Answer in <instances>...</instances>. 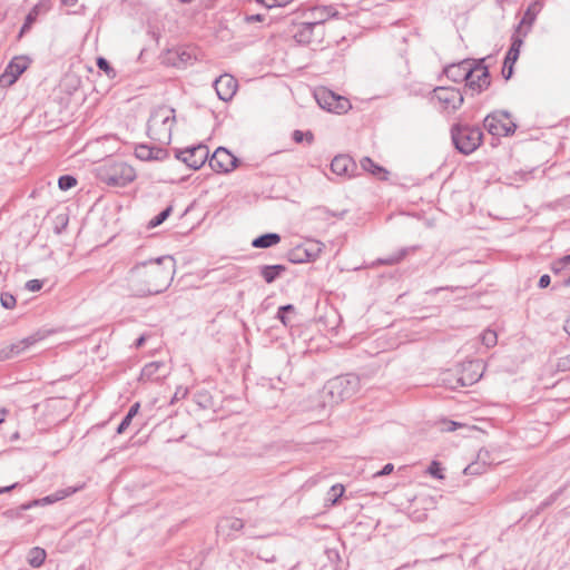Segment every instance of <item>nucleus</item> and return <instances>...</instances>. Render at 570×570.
<instances>
[{"label":"nucleus","mask_w":570,"mask_h":570,"mask_svg":"<svg viewBox=\"0 0 570 570\" xmlns=\"http://www.w3.org/2000/svg\"><path fill=\"white\" fill-rule=\"evenodd\" d=\"M175 266V259L168 255L137 264L128 273L129 293L145 297L165 292L174 278Z\"/></svg>","instance_id":"1"},{"label":"nucleus","mask_w":570,"mask_h":570,"mask_svg":"<svg viewBox=\"0 0 570 570\" xmlns=\"http://www.w3.org/2000/svg\"><path fill=\"white\" fill-rule=\"evenodd\" d=\"M175 120V109L167 106L155 108L147 122L148 135L159 142H169Z\"/></svg>","instance_id":"2"},{"label":"nucleus","mask_w":570,"mask_h":570,"mask_svg":"<svg viewBox=\"0 0 570 570\" xmlns=\"http://www.w3.org/2000/svg\"><path fill=\"white\" fill-rule=\"evenodd\" d=\"M98 176L109 186L124 187L135 179L136 173L128 164L112 160L99 168Z\"/></svg>","instance_id":"3"},{"label":"nucleus","mask_w":570,"mask_h":570,"mask_svg":"<svg viewBox=\"0 0 570 570\" xmlns=\"http://www.w3.org/2000/svg\"><path fill=\"white\" fill-rule=\"evenodd\" d=\"M483 134L479 127L454 125L451 138L454 147L463 155L473 153L482 142Z\"/></svg>","instance_id":"4"},{"label":"nucleus","mask_w":570,"mask_h":570,"mask_svg":"<svg viewBox=\"0 0 570 570\" xmlns=\"http://www.w3.org/2000/svg\"><path fill=\"white\" fill-rule=\"evenodd\" d=\"M332 404L352 397L357 390V379L353 375L338 376L328 381L324 387Z\"/></svg>","instance_id":"5"},{"label":"nucleus","mask_w":570,"mask_h":570,"mask_svg":"<svg viewBox=\"0 0 570 570\" xmlns=\"http://www.w3.org/2000/svg\"><path fill=\"white\" fill-rule=\"evenodd\" d=\"M484 128L492 136H510L514 134L517 125L511 120L508 111L498 110L484 118Z\"/></svg>","instance_id":"6"},{"label":"nucleus","mask_w":570,"mask_h":570,"mask_svg":"<svg viewBox=\"0 0 570 570\" xmlns=\"http://www.w3.org/2000/svg\"><path fill=\"white\" fill-rule=\"evenodd\" d=\"M323 244L318 240H309L297 245L288 253V261L294 264H303L315 261L322 252Z\"/></svg>","instance_id":"7"},{"label":"nucleus","mask_w":570,"mask_h":570,"mask_svg":"<svg viewBox=\"0 0 570 570\" xmlns=\"http://www.w3.org/2000/svg\"><path fill=\"white\" fill-rule=\"evenodd\" d=\"M47 336L46 332L38 331L28 337H24L16 343H12L0 350V362L13 358L22 352L42 341Z\"/></svg>","instance_id":"8"},{"label":"nucleus","mask_w":570,"mask_h":570,"mask_svg":"<svg viewBox=\"0 0 570 570\" xmlns=\"http://www.w3.org/2000/svg\"><path fill=\"white\" fill-rule=\"evenodd\" d=\"M433 98L448 111L458 110L464 101L461 91L453 87H436L433 90Z\"/></svg>","instance_id":"9"},{"label":"nucleus","mask_w":570,"mask_h":570,"mask_svg":"<svg viewBox=\"0 0 570 570\" xmlns=\"http://www.w3.org/2000/svg\"><path fill=\"white\" fill-rule=\"evenodd\" d=\"M484 363L481 360H471L461 364L456 382L460 386H471L479 382L484 372Z\"/></svg>","instance_id":"10"},{"label":"nucleus","mask_w":570,"mask_h":570,"mask_svg":"<svg viewBox=\"0 0 570 570\" xmlns=\"http://www.w3.org/2000/svg\"><path fill=\"white\" fill-rule=\"evenodd\" d=\"M208 148L205 145L193 146L178 150L176 158L181 160L191 169H199L208 159Z\"/></svg>","instance_id":"11"},{"label":"nucleus","mask_w":570,"mask_h":570,"mask_svg":"<svg viewBox=\"0 0 570 570\" xmlns=\"http://www.w3.org/2000/svg\"><path fill=\"white\" fill-rule=\"evenodd\" d=\"M238 163V158L224 147H218L209 158V166L216 173H229Z\"/></svg>","instance_id":"12"},{"label":"nucleus","mask_w":570,"mask_h":570,"mask_svg":"<svg viewBox=\"0 0 570 570\" xmlns=\"http://www.w3.org/2000/svg\"><path fill=\"white\" fill-rule=\"evenodd\" d=\"M485 58L473 60L472 69L473 75L468 79L466 86L470 90L481 92L490 86V72L488 67L484 65Z\"/></svg>","instance_id":"13"},{"label":"nucleus","mask_w":570,"mask_h":570,"mask_svg":"<svg viewBox=\"0 0 570 570\" xmlns=\"http://www.w3.org/2000/svg\"><path fill=\"white\" fill-rule=\"evenodd\" d=\"M28 68V59L26 57H14L0 75V86L8 87L14 83L19 76Z\"/></svg>","instance_id":"14"},{"label":"nucleus","mask_w":570,"mask_h":570,"mask_svg":"<svg viewBox=\"0 0 570 570\" xmlns=\"http://www.w3.org/2000/svg\"><path fill=\"white\" fill-rule=\"evenodd\" d=\"M170 373V367L163 361H154L150 363H147L139 376V381L147 382V381H160L163 379H166Z\"/></svg>","instance_id":"15"},{"label":"nucleus","mask_w":570,"mask_h":570,"mask_svg":"<svg viewBox=\"0 0 570 570\" xmlns=\"http://www.w3.org/2000/svg\"><path fill=\"white\" fill-rule=\"evenodd\" d=\"M445 76L453 82L465 81L473 75L472 59L462 60L459 63H452L444 69Z\"/></svg>","instance_id":"16"},{"label":"nucleus","mask_w":570,"mask_h":570,"mask_svg":"<svg viewBox=\"0 0 570 570\" xmlns=\"http://www.w3.org/2000/svg\"><path fill=\"white\" fill-rule=\"evenodd\" d=\"M214 88L218 98L229 101L237 90V80L230 75H222L214 81Z\"/></svg>","instance_id":"17"},{"label":"nucleus","mask_w":570,"mask_h":570,"mask_svg":"<svg viewBox=\"0 0 570 570\" xmlns=\"http://www.w3.org/2000/svg\"><path fill=\"white\" fill-rule=\"evenodd\" d=\"M331 169L338 176L351 177L356 169V164L348 155H337L331 163Z\"/></svg>","instance_id":"18"},{"label":"nucleus","mask_w":570,"mask_h":570,"mask_svg":"<svg viewBox=\"0 0 570 570\" xmlns=\"http://www.w3.org/2000/svg\"><path fill=\"white\" fill-rule=\"evenodd\" d=\"M312 20L309 23H315L316 28L322 27L328 19L337 18L340 12L334 6H320L311 10Z\"/></svg>","instance_id":"19"},{"label":"nucleus","mask_w":570,"mask_h":570,"mask_svg":"<svg viewBox=\"0 0 570 570\" xmlns=\"http://www.w3.org/2000/svg\"><path fill=\"white\" fill-rule=\"evenodd\" d=\"M244 528V521L235 517L222 518L217 523V532L222 535L232 538L235 532Z\"/></svg>","instance_id":"20"},{"label":"nucleus","mask_w":570,"mask_h":570,"mask_svg":"<svg viewBox=\"0 0 570 570\" xmlns=\"http://www.w3.org/2000/svg\"><path fill=\"white\" fill-rule=\"evenodd\" d=\"M539 11L540 6L538 3L530 4L518 24L517 33H522V37H525L529 30L531 29L533 22L535 21Z\"/></svg>","instance_id":"21"},{"label":"nucleus","mask_w":570,"mask_h":570,"mask_svg":"<svg viewBox=\"0 0 570 570\" xmlns=\"http://www.w3.org/2000/svg\"><path fill=\"white\" fill-rule=\"evenodd\" d=\"M315 29V23H309L308 21L301 22L294 33V39L298 43L308 45L313 41Z\"/></svg>","instance_id":"22"},{"label":"nucleus","mask_w":570,"mask_h":570,"mask_svg":"<svg viewBox=\"0 0 570 570\" xmlns=\"http://www.w3.org/2000/svg\"><path fill=\"white\" fill-rule=\"evenodd\" d=\"M49 8H50V6H49L48 1H41L38 4H36L31 9V11L27 14L20 32L22 33V32L27 31L31 27V24L36 21L37 17L42 12H47L49 10Z\"/></svg>","instance_id":"23"},{"label":"nucleus","mask_w":570,"mask_h":570,"mask_svg":"<svg viewBox=\"0 0 570 570\" xmlns=\"http://www.w3.org/2000/svg\"><path fill=\"white\" fill-rule=\"evenodd\" d=\"M281 242V235L277 233H266L254 238L252 246L254 248H269Z\"/></svg>","instance_id":"24"},{"label":"nucleus","mask_w":570,"mask_h":570,"mask_svg":"<svg viewBox=\"0 0 570 570\" xmlns=\"http://www.w3.org/2000/svg\"><path fill=\"white\" fill-rule=\"evenodd\" d=\"M286 271V267L281 264L264 265L261 267V275L268 284L275 282Z\"/></svg>","instance_id":"25"},{"label":"nucleus","mask_w":570,"mask_h":570,"mask_svg":"<svg viewBox=\"0 0 570 570\" xmlns=\"http://www.w3.org/2000/svg\"><path fill=\"white\" fill-rule=\"evenodd\" d=\"M361 167L381 180L387 179L389 171L382 166L375 164L370 157L362 158Z\"/></svg>","instance_id":"26"},{"label":"nucleus","mask_w":570,"mask_h":570,"mask_svg":"<svg viewBox=\"0 0 570 570\" xmlns=\"http://www.w3.org/2000/svg\"><path fill=\"white\" fill-rule=\"evenodd\" d=\"M314 97L322 109L331 111L333 101H334V92L327 88H318L314 92Z\"/></svg>","instance_id":"27"},{"label":"nucleus","mask_w":570,"mask_h":570,"mask_svg":"<svg viewBox=\"0 0 570 570\" xmlns=\"http://www.w3.org/2000/svg\"><path fill=\"white\" fill-rule=\"evenodd\" d=\"M415 248L416 247H403L394 254H390L383 258H379L377 263L387 266L399 264L411 250H414Z\"/></svg>","instance_id":"28"},{"label":"nucleus","mask_w":570,"mask_h":570,"mask_svg":"<svg viewBox=\"0 0 570 570\" xmlns=\"http://www.w3.org/2000/svg\"><path fill=\"white\" fill-rule=\"evenodd\" d=\"M351 102L347 98L336 95L334 92V101L331 108V112L345 114L351 109Z\"/></svg>","instance_id":"29"},{"label":"nucleus","mask_w":570,"mask_h":570,"mask_svg":"<svg viewBox=\"0 0 570 570\" xmlns=\"http://www.w3.org/2000/svg\"><path fill=\"white\" fill-rule=\"evenodd\" d=\"M46 556L45 549L39 547L32 548L28 556V562L31 567L38 568L45 562Z\"/></svg>","instance_id":"30"},{"label":"nucleus","mask_w":570,"mask_h":570,"mask_svg":"<svg viewBox=\"0 0 570 570\" xmlns=\"http://www.w3.org/2000/svg\"><path fill=\"white\" fill-rule=\"evenodd\" d=\"M296 314V308L292 304L283 305L278 307L277 311V318L285 325V326H292V318L291 315Z\"/></svg>","instance_id":"31"},{"label":"nucleus","mask_w":570,"mask_h":570,"mask_svg":"<svg viewBox=\"0 0 570 570\" xmlns=\"http://www.w3.org/2000/svg\"><path fill=\"white\" fill-rule=\"evenodd\" d=\"M173 206H167L165 209H163L158 215H156L153 219L148 223V228H154L159 225H161L171 214Z\"/></svg>","instance_id":"32"},{"label":"nucleus","mask_w":570,"mask_h":570,"mask_svg":"<svg viewBox=\"0 0 570 570\" xmlns=\"http://www.w3.org/2000/svg\"><path fill=\"white\" fill-rule=\"evenodd\" d=\"M153 146L138 145L135 148V156L140 160H153Z\"/></svg>","instance_id":"33"},{"label":"nucleus","mask_w":570,"mask_h":570,"mask_svg":"<svg viewBox=\"0 0 570 570\" xmlns=\"http://www.w3.org/2000/svg\"><path fill=\"white\" fill-rule=\"evenodd\" d=\"M39 504V500H35L33 502L22 504L20 510L9 509L2 513V515L7 519H16L20 517V512L30 509L33 505Z\"/></svg>","instance_id":"34"},{"label":"nucleus","mask_w":570,"mask_h":570,"mask_svg":"<svg viewBox=\"0 0 570 570\" xmlns=\"http://www.w3.org/2000/svg\"><path fill=\"white\" fill-rule=\"evenodd\" d=\"M313 213L316 217H320V218H327V217H338V218H343L346 210H343L341 213H334V212H331L330 209L325 208V207H316L313 209Z\"/></svg>","instance_id":"35"},{"label":"nucleus","mask_w":570,"mask_h":570,"mask_svg":"<svg viewBox=\"0 0 570 570\" xmlns=\"http://www.w3.org/2000/svg\"><path fill=\"white\" fill-rule=\"evenodd\" d=\"M344 493V487L342 484H335L333 485L328 493H327V501L331 502V504H335L338 499L343 495Z\"/></svg>","instance_id":"36"},{"label":"nucleus","mask_w":570,"mask_h":570,"mask_svg":"<svg viewBox=\"0 0 570 570\" xmlns=\"http://www.w3.org/2000/svg\"><path fill=\"white\" fill-rule=\"evenodd\" d=\"M96 63H97V67H98L100 70L105 71V72H106V75H107L109 78H111V79H112V78H115V77H116V75H117V73H116V70L110 66L109 61H108L106 58H104V57H98V58H97V62H96Z\"/></svg>","instance_id":"37"},{"label":"nucleus","mask_w":570,"mask_h":570,"mask_svg":"<svg viewBox=\"0 0 570 570\" xmlns=\"http://www.w3.org/2000/svg\"><path fill=\"white\" fill-rule=\"evenodd\" d=\"M75 491H76L75 489H73V490H71V489H67V490L60 491V492H58V493H56V494H53V495H47V497H45L43 499H41V500L39 501V503H40V502H42L43 504L53 503V502H56V501H58V500H61V499H63V498H66V497L70 495V494H71V493H73Z\"/></svg>","instance_id":"38"},{"label":"nucleus","mask_w":570,"mask_h":570,"mask_svg":"<svg viewBox=\"0 0 570 570\" xmlns=\"http://www.w3.org/2000/svg\"><path fill=\"white\" fill-rule=\"evenodd\" d=\"M77 185V179L71 175L60 176L58 179V186L61 190H68Z\"/></svg>","instance_id":"39"},{"label":"nucleus","mask_w":570,"mask_h":570,"mask_svg":"<svg viewBox=\"0 0 570 570\" xmlns=\"http://www.w3.org/2000/svg\"><path fill=\"white\" fill-rule=\"evenodd\" d=\"M482 344L487 347H492L497 344L498 336L497 333L492 330H485L481 335Z\"/></svg>","instance_id":"40"},{"label":"nucleus","mask_w":570,"mask_h":570,"mask_svg":"<svg viewBox=\"0 0 570 570\" xmlns=\"http://www.w3.org/2000/svg\"><path fill=\"white\" fill-rule=\"evenodd\" d=\"M0 304L6 309H12L17 304V299L11 293L3 292L0 295Z\"/></svg>","instance_id":"41"},{"label":"nucleus","mask_w":570,"mask_h":570,"mask_svg":"<svg viewBox=\"0 0 570 570\" xmlns=\"http://www.w3.org/2000/svg\"><path fill=\"white\" fill-rule=\"evenodd\" d=\"M485 471L484 463H481L480 461L472 462L464 469V473L468 475H478Z\"/></svg>","instance_id":"42"},{"label":"nucleus","mask_w":570,"mask_h":570,"mask_svg":"<svg viewBox=\"0 0 570 570\" xmlns=\"http://www.w3.org/2000/svg\"><path fill=\"white\" fill-rule=\"evenodd\" d=\"M556 368L559 372H568L570 371V354L559 357L556 364Z\"/></svg>","instance_id":"43"},{"label":"nucleus","mask_w":570,"mask_h":570,"mask_svg":"<svg viewBox=\"0 0 570 570\" xmlns=\"http://www.w3.org/2000/svg\"><path fill=\"white\" fill-rule=\"evenodd\" d=\"M567 265H570V254L561 257L557 262L553 263V272H561Z\"/></svg>","instance_id":"44"},{"label":"nucleus","mask_w":570,"mask_h":570,"mask_svg":"<svg viewBox=\"0 0 570 570\" xmlns=\"http://www.w3.org/2000/svg\"><path fill=\"white\" fill-rule=\"evenodd\" d=\"M428 472L435 479H443L442 468L439 462L433 461L428 469Z\"/></svg>","instance_id":"45"},{"label":"nucleus","mask_w":570,"mask_h":570,"mask_svg":"<svg viewBox=\"0 0 570 570\" xmlns=\"http://www.w3.org/2000/svg\"><path fill=\"white\" fill-rule=\"evenodd\" d=\"M153 160H164L168 157V151L161 147L153 146Z\"/></svg>","instance_id":"46"},{"label":"nucleus","mask_w":570,"mask_h":570,"mask_svg":"<svg viewBox=\"0 0 570 570\" xmlns=\"http://www.w3.org/2000/svg\"><path fill=\"white\" fill-rule=\"evenodd\" d=\"M43 281L40 279H30L26 283V288L30 292H38L42 288Z\"/></svg>","instance_id":"47"},{"label":"nucleus","mask_w":570,"mask_h":570,"mask_svg":"<svg viewBox=\"0 0 570 570\" xmlns=\"http://www.w3.org/2000/svg\"><path fill=\"white\" fill-rule=\"evenodd\" d=\"M521 36H522V33H518L517 36L512 37V43H511V47H510L509 50L515 51V52L520 53V47L523 43V40H522Z\"/></svg>","instance_id":"48"},{"label":"nucleus","mask_w":570,"mask_h":570,"mask_svg":"<svg viewBox=\"0 0 570 570\" xmlns=\"http://www.w3.org/2000/svg\"><path fill=\"white\" fill-rule=\"evenodd\" d=\"M521 36H522V33H518L517 36L512 37V43H511V47H510L509 50L515 51V52L520 53V47L523 43V40H522Z\"/></svg>","instance_id":"49"},{"label":"nucleus","mask_w":570,"mask_h":570,"mask_svg":"<svg viewBox=\"0 0 570 570\" xmlns=\"http://www.w3.org/2000/svg\"><path fill=\"white\" fill-rule=\"evenodd\" d=\"M262 3H264L268 9H272L275 7H284L289 3V0H262Z\"/></svg>","instance_id":"50"},{"label":"nucleus","mask_w":570,"mask_h":570,"mask_svg":"<svg viewBox=\"0 0 570 570\" xmlns=\"http://www.w3.org/2000/svg\"><path fill=\"white\" fill-rule=\"evenodd\" d=\"M393 470H394V465H393L392 463H387V464H385V465L382 468V470H380V471L375 472V473L373 474V476H374V478H377V476H384V475H387V474L392 473V472H393Z\"/></svg>","instance_id":"51"},{"label":"nucleus","mask_w":570,"mask_h":570,"mask_svg":"<svg viewBox=\"0 0 570 570\" xmlns=\"http://www.w3.org/2000/svg\"><path fill=\"white\" fill-rule=\"evenodd\" d=\"M131 421V419L125 415L116 430L117 434L124 433L126 429L130 425Z\"/></svg>","instance_id":"52"},{"label":"nucleus","mask_w":570,"mask_h":570,"mask_svg":"<svg viewBox=\"0 0 570 570\" xmlns=\"http://www.w3.org/2000/svg\"><path fill=\"white\" fill-rule=\"evenodd\" d=\"M513 75V66L503 63L502 76L505 80H509Z\"/></svg>","instance_id":"53"},{"label":"nucleus","mask_w":570,"mask_h":570,"mask_svg":"<svg viewBox=\"0 0 570 570\" xmlns=\"http://www.w3.org/2000/svg\"><path fill=\"white\" fill-rule=\"evenodd\" d=\"M459 426H461L460 423L455 422V421H446L444 422V428L443 430L446 431V432H453L455 431Z\"/></svg>","instance_id":"54"},{"label":"nucleus","mask_w":570,"mask_h":570,"mask_svg":"<svg viewBox=\"0 0 570 570\" xmlns=\"http://www.w3.org/2000/svg\"><path fill=\"white\" fill-rule=\"evenodd\" d=\"M550 282H551V278L548 274H544L542 275L540 278H539V283H538V286L540 288H546L550 285Z\"/></svg>","instance_id":"55"},{"label":"nucleus","mask_w":570,"mask_h":570,"mask_svg":"<svg viewBox=\"0 0 570 570\" xmlns=\"http://www.w3.org/2000/svg\"><path fill=\"white\" fill-rule=\"evenodd\" d=\"M139 403H135L130 406L129 411L127 412L126 416H128L129 419H134V416L138 413L139 411Z\"/></svg>","instance_id":"56"},{"label":"nucleus","mask_w":570,"mask_h":570,"mask_svg":"<svg viewBox=\"0 0 570 570\" xmlns=\"http://www.w3.org/2000/svg\"><path fill=\"white\" fill-rule=\"evenodd\" d=\"M305 132L301 130H294L293 139L295 142L301 144L304 140Z\"/></svg>","instance_id":"57"},{"label":"nucleus","mask_w":570,"mask_h":570,"mask_svg":"<svg viewBox=\"0 0 570 570\" xmlns=\"http://www.w3.org/2000/svg\"><path fill=\"white\" fill-rule=\"evenodd\" d=\"M459 287H435V288H431L430 291L426 292V294L429 295H436L440 291H443V289H450V291H454V289H458Z\"/></svg>","instance_id":"58"},{"label":"nucleus","mask_w":570,"mask_h":570,"mask_svg":"<svg viewBox=\"0 0 570 570\" xmlns=\"http://www.w3.org/2000/svg\"><path fill=\"white\" fill-rule=\"evenodd\" d=\"M263 20H264V16L258 14V13H257V14L248 16V17L246 18V21H248V22H253V21H263Z\"/></svg>","instance_id":"59"},{"label":"nucleus","mask_w":570,"mask_h":570,"mask_svg":"<svg viewBox=\"0 0 570 570\" xmlns=\"http://www.w3.org/2000/svg\"><path fill=\"white\" fill-rule=\"evenodd\" d=\"M18 485H19V483H13V484L8 485V487H3V488H1V487H0V494H1V493L10 492V491H12L13 489H16Z\"/></svg>","instance_id":"60"},{"label":"nucleus","mask_w":570,"mask_h":570,"mask_svg":"<svg viewBox=\"0 0 570 570\" xmlns=\"http://www.w3.org/2000/svg\"><path fill=\"white\" fill-rule=\"evenodd\" d=\"M489 452L488 451H483L481 450L478 454V461H480L481 463H484L485 464V460H487V456H488Z\"/></svg>","instance_id":"61"},{"label":"nucleus","mask_w":570,"mask_h":570,"mask_svg":"<svg viewBox=\"0 0 570 570\" xmlns=\"http://www.w3.org/2000/svg\"><path fill=\"white\" fill-rule=\"evenodd\" d=\"M145 342H146V336H145V335L139 336V337L136 340V342H135V347H136V348L141 347V346L145 344Z\"/></svg>","instance_id":"62"},{"label":"nucleus","mask_w":570,"mask_h":570,"mask_svg":"<svg viewBox=\"0 0 570 570\" xmlns=\"http://www.w3.org/2000/svg\"><path fill=\"white\" fill-rule=\"evenodd\" d=\"M515 61H517V59H514L512 56H510L507 52V56L504 58V62L503 63L514 66Z\"/></svg>","instance_id":"63"},{"label":"nucleus","mask_w":570,"mask_h":570,"mask_svg":"<svg viewBox=\"0 0 570 570\" xmlns=\"http://www.w3.org/2000/svg\"><path fill=\"white\" fill-rule=\"evenodd\" d=\"M566 333L570 335V316L566 320L564 326H563Z\"/></svg>","instance_id":"64"}]
</instances>
